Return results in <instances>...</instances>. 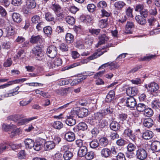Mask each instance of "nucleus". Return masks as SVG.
<instances>
[{
    "mask_svg": "<svg viewBox=\"0 0 160 160\" xmlns=\"http://www.w3.org/2000/svg\"><path fill=\"white\" fill-rule=\"evenodd\" d=\"M126 102L127 106L130 108H133L136 105V101L133 97L128 98Z\"/></svg>",
    "mask_w": 160,
    "mask_h": 160,
    "instance_id": "nucleus-11",
    "label": "nucleus"
},
{
    "mask_svg": "<svg viewBox=\"0 0 160 160\" xmlns=\"http://www.w3.org/2000/svg\"><path fill=\"white\" fill-rule=\"evenodd\" d=\"M115 93L114 91H110L107 95L105 101L107 102H110L113 99L114 97Z\"/></svg>",
    "mask_w": 160,
    "mask_h": 160,
    "instance_id": "nucleus-28",
    "label": "nucleus"
},
{
    "mask_svg": "<svg viewBox=\"0 0 160 160\" xmlns=\"http://www.w3.org/2000/svg\"><path fill=\"white\" fill-rule=\"evenodd\" d=\"M26 78H22L20 79H18L15 80L9 81L8 82V83L9 86L13 84L14 83H18L20 82H23L26 81Z\"/></svg>",
    "mask_w": 160,
    "mask_h": 160,
    "instance_id": "nucleus-49",
    "label": "nucleus"
},
{
    "mask_svg": "<svg viewBox=\"0 0 160 160\" xmlns=\"http://www.w3.org/2000/svg\"><path fill=\"white\" fill-rule=\"evenodd\" d=\"M13 21L16 23H19L22 20L21 16L18 13L14 12L12 15Z\"/></svg>",
    "mask_w": 160,
    "mask_h": 160,
    "instance_id": "nucleus-26",
    "label": "nucleus"
},
{
    "mask_svg": "<svg viewBox=\"0 0 160 160\" xmlns=\"http://www.w3.org/2000/svg\"><path fill=\"white\" fill-rule=\"evenodd\" d=\"M143 124L145 127L149 128L153 125V121L150 118H146L144 120Z\"/></svg>",
    "mask_w": 160,
    "mask_h": 160,
    "instance_id": "nucleus-21",
    "label": "nucleus"
},
{
    "mask_svg": "<svg viewBox=\"0 0 160 160\" xmlns=\"http://www.w3.org/2000/svg\"><path fill=\"white\" fill-rule=\"evenodd\" d=\"M78 130H85L87 128V126L86 124L83 122H81L78 125Z\"/></svg>",
    "mask_w": 160,
    "mask_h": 160,
    "instance_id": "nucleus-46",
    "label": "nucleus"
},
{
    "mask_svg": "<svg viewBox=\"0 0 160 160\" xmlns=\"http://www.w3.org/2000/svg\"><path fill=\"white\" fill-rule=\"evenodd\" d=\"M99 41L98 45H101L105 42L108 39V37L105 34L101 35L99 38Z\"/></svg>",
    "mask_w": 160,
    "mask_h": 160,
    "instance_id": "nucleus-31",
    "label": "nucleus"
},
{
    "mask_svg": "<svg viewBox=\"0 0 160 160\" xmlns=\"http://www.w3.org/2000/svg\"><path fill=\"white\" fill-rule=\"evenodd\" d=\"M123 135L126 138H128L133 142H136L137 140L136 134L130 128H127L124 131Z\"/></svg>",
    "mask_w": 160,
    "mask_h": 160,
    "instance_id": "nucleus-2",
    "label": "nucleus"
},
{
    "mask_svg": "<svg viewBox=\"0 0 160 160\" xmlns=\"http://www.w3.org/2000/svg\"><path fill=\"white\" fill-rule=\"evenodd\" d=\"M43 30L44 33L47 36L50 35L52 32V28L51 27L49 26L44 28Z\"/></svg>",
    "mask_w": 160,
    "mask_h": 160,
    "instance_id": "nucleus-44",
    "label": "nucleus"
},
{
    "mask_svg": "<svg viewBox=\"0 0 160 160\" xmlns=\"http://www.w3.org/2000/svg\"><path fill=\"white\" fill-rule=\"evenodd\" d=\"M110 129L113 131H117L120 128V124L115 121H112L110 125Z\"/></svg>",
    "mask_w": 160,
    "mask_h": 160,
    "instance_id": "nucleus-23",
    "label": "nucleus"
},
{
    "mask_svg": "<svg viewBox=\"0 0 160 160\" xmlns=\"http://www.w3.org/2000/svg\"><path fill=\"white\" fill-rule=\"evenodd\" d=\"M89 145L90 148L93 149L98 148L99 146L98 141L96 140H94L90 142Z\"/></svg>",
    "mask_w": 160,
    "mask_h": 160,
    "instance_id": "nucleus-41",
    "label": "nucleus"
},
{
    "mask_svg": "<svg viewBox=\"0 0 160 160\" xmlns=\"http://www.w3.org/2000/svg\"><path fill=\"white\" fill-rule=\"evenodd\" d=\"M135 19L137 22L141 25L145 24L146 22V20L139 15L136 16Z\"/></svg>",
    "mask_w": 160,
    "mask_h": 160,
    "instance_id": "nucleus-36",
    "label": "nucleus"
},
{
    "mask_svg": "<svg viewBox=\"0 0 160 160\" xmlns=\"http://www.w3.org/2000/svg\"><path fill=\"white\" fill-rule=\"evenodd\" d=\"M25 56V53L24 51L22 50H19L18 52L17 56V58H19L21 57V58H23Z\"/></svg>",
    "mask_w": 160,
    "mask_h": 160,
    "instance_id": "nucleus-64",
    "label": "nucleus"
},
{
    "mask_svg": "<svg viewBox=\"0 0 160 160\" xmlns=\"http://www.w3.org/2000/svg\"><path fill=\"white\" fill-rule=\"evenodd\" d=\"M65 138L67 141L68 142H72L75 139V135L73 132H69L65 134Z\"/></svg>",
    "mask_w": 160,
    "mask_h": 160,
    "instance_id": "nucleus-17",
    "label": "nucleus"
},
{
    "mask_svg": "<svg viewBox=\"0 0 160 160\" xmlns=\"http://www.w3.org/2000/svg\"><path fill=\"white\" fill-rule=\"evenodd\" d=\"M12 130V131L10 132L9 133V134L10 137L11 138H12L17 135L19 134L20 132V130L19 129L17 128L16 127L15 128L14 130Z\"/></svg>",
    "mask_w": 160,
    "mask_h": 160,
    "instance_id": "nucleus-39",
    "label": "nucleus"
},
{
    "mask_svg": "<svg viewBox=\"0 0 160 160\" xmlns=\"http://www.w3.org/2000/svg\"><path fill=\"white\" fill-rule=\"evenodd\" d=\"M151 106L153 109H157L160 107V103L158 100L155 99L152 102Z\"/></svg>",
    "mask_w": 160,
    "mask_h": 160,
    "instance_id": "nucleus-34",
    "label": "nucleus"
},
{
    "mask_svg": "<svg viewBox=\"0 0 160 160\" xmlns=\"http://www.w3.org/2000/svg\"><path fill=\"white\" fill-rule=\"evenodd\" d=\"M100 154L103 157L108 158L111 156L110 149L107 148H103L101 151Z\"/></svg>",
    "mask_w": 160,
    "mask_h": 160,
    "instance_id": "nucleus-20",
    "label": "nucleus"
},
{
    "mask_svg": "<svg viewBox=\"0 0 160 160\" xmlns=\"http://www.w3.org/2000/svg\"><path fill=\"white\" fill-rule=\"evenodd\" d=\"M136 156L139 159L144 160L147 158V154L144 149L139 148L136 151Z\"/></svg>",
    "mask_w": 160,
    "mask_h": 160,
    "instance_id": "nucleus-8",
    "label": "nucleus"
},
{
    "mask_svg": "<svg viewBox=\"0 0 160 160\" xmlns=\"http://www.w3.org/2000/svg\"><path fill=\"white\" fill-rule=\"evenodd\" d=\"M55 145V142L52 141H48L45 143L44 148L47 150H50L54 148Z\"/></svg>",
    "mask_w": 160,
    "mask_h": 160,
    "instance_id": "nucleus-22",
    "label": "nucleus"
},
{
    "mask_svg": "<svg viewBox=\"0 0 160 160\" xmlns=\"http://www.w3.org/2000/svg\"><path fill=\"white\" fill-rule=\"evenodd\" d=\"M16 128V125L12 124H11L10 125H7L3 124L2 126V129L6 131H9L11 130H14Z\"/></svg>",
    "mask_w": 160,
    "mask_h": 160,
    "instance_id": "nucleus-27",
    "label": "nucleus"
},
{
    "mask_svg": "<svg viewBox=\"0 0 160 160\" xmlns=\"http://www.w3.org/2000/svg\"><path fill=\"white\" fill-rule=\"evenodd\" d=\"M42 41V37L40 35L36 36H32L30 40V42L32 43H38Z\"/></svg>",
    "mask_w": 160,
    "mask_h": 160,
    "instance_id": "nucleus-14",
    "label": "nucleus"
},
{
    "mask_svg": "<svg viewBox=\"0 0 160 160\" xmlns=\"http://www.w3.org/2000/svg\"><path fill=\"white\" fill-rule=\"evenodd\" d=\"M99 141L100 144L104 147L106 146L108 142V139L105 137H103L100 138Z\"/></svg>",
    "mask_w": 160,
    "mask_h": 160,
    "instance_id": "nucleus-50",
    "label": "nucleus"
},
{
    "mask_svg": "<svg viewBox=\"0 0 160 160\" xmlns=\"http://www.w3.org/2000/svg\"><path fill=\"white\" fill-rule=\"evenodd\" d=\"M31 100H32L26 101L22 100L19 102V106L21 107H24L28 105L31 102Z\"/></svg>",
    "mask_w": 160,
    "mask_h": 160,
    "instance_id": "nucleus-58",
    "label": "nucleus"
},
{
    "mask_svg": "<svg viewBox=\"0 0 160 160\" xmlns=\"http://www.w3.org/2000/svg\"><path fill=\"white\" fill-rule=\"evenodd\" d=\"M73 36L71 33H68L66 36L65 39L67 42L68 43H70L73 41Z\"/></svg>",
    "mask_w": 160,
    "mask_h": 160,
    "instance_id": "nucleus-38",
    "label": "nucleus"
},
{
    "mask_svg": "<svg viewBox=\"0 0 160 160\" xmlns=\"http://www.w3.org/2000/svg\"><path fill=\"white\" fill-rule=\"evenodd\" d=\"M107 25V19H102L100 20L99 22L98 26L101 28H105Z\"/></svg>",
    "mask_w": 160,
    "mask_h": 160,
    "instance_id": "nucleus-43",
    "label": "nucleus"
},
{
    "mask_svg": "<svg viewBox=\"0 0 160 160\" xmlns=\"http://www.w3.org/2000/svg\"><path fill=\"white\" fill-rule=\"evenodd\" d=\"M45 18L46 20L48 21H53L54 19L53 15L49 12L45 13Z\"/></svg>",
    "mask_w": 160,
    "mask_h": 160,
    "instance_id": "nucleus-45",
    "label": "nucleus"
},
{
    "mask_svg": "<svg viewBox=\"0 0 160 160\" xmlns=\"http://www.w3.org/2000/svg\"><path fill=\"white\" fill-rule=\"evenodd\" d=\"M126 5V4L122 1H118L115 2L114 4L115 8L118 10H121Z\"/></svg>",
    "mask_w": 160,
    "mask_h": 160,
    "instance_id": "nucleus-15",
    "label": "nucleus"
},
{
    "mask_svg": "<svg viewBox=\"0 0 160 160\" xmlns=\"http://www.w3.org/2000/svg\"><path fill=\"white\" fill-rule=\"evenodd\" d=\"M53 2H52V3ZM51 8L58 16L60 17L62 15V10L59 4L55 3H52Z\"/></svg>",
    "mask_w": 160,
    "mask_h": 160,
    "instance_id": "nucleus-9",
    "label": "nucleus"
},
{
    "mask_svg": "<svg viewBox=\"0 0 160 160\" xmlns=\"http://www.w3.org/2000/svg\"><path fill=\"white\" fill-rule=\"evenodd\" d=\"M103 115L101 112H97L94 114V118L98 121L102 119L103 118Z\"/></svg>",
    "mask_w": 160,
    "mask_h": 160,
    "instance_id": "nucleus-61",
    "label": "nucleus"
},
{
    "mask_svg": "<svg viewBox=\"0 0 160 160\" xmlns=\"http://www.w3.org/2000/svg\"><path fill=\"white\" fill-rule=\"evenodd\" d=\"M72 112L75 113L80 118L86 116L88 113V110L86 108H82L80 109L77 108L73 109Z\"/></svg>",
    "mask_w": 160,
    "mask_h": 160,
    "instance_id": "nucleus-4",
    "label": "nucleus"
},
{
    "mask_svg": "<svg viewBox=\"0 0 160 160\" xmlns=\"http://www.w3.org/2000/svg\"><path fill=\"white\" fill-rule=\"evenodd\" d=\"M11 46V43L10 42L6 41L3 42L2 47L3 49H8L10 48Z\"/></svg>",
    "mask_w": 160,
    "mask_h": 160,
    "instance_id": "nucleus-52",
    "label": "nucleus"
},
{
    "mask_svg": "<svg viewBox=\"0 0 160 160\" xmlns=\"http://www.w3.org/2000/svg\"><path fill=\"white\" fill-rule=\"evenodd\" d=\"M136 148V145L131 143H130L127 146L128 150L130 152H132L134 151Z\"/></svg>",
    "mask_w": 160,
    "mask_h": 160,
    "instance_id": "nucleus-54",
    "label": "nucleus"
},
{
    "mask_svg": "<svg viewBox=\"0 0 160 160\" xmlns=\"http://www.w3.org/2000/svg\"><path fill=\"white\" fill-rule=\"evenodd\" d=\"M23 117V115H22L16 114L13 116H10L8 117V119L15 121L18 122V125H21L28 123L27 118L19 120V119L22 118Z\"/></svg>",
    "mask_w": 160,
    "mask_h": 160,
    "instance_id": "nucleus-1",
    "label": "nucleus"
},
{
    "mask_svg": "<svg viewBox=\"0 0 160 160\" xmlns=\"http://www.w3.org/2000/svg\"><path fill=\"white\" fill-rule=\"evenodd\" d=\"M90 56L88 58L86 59H83L80 62H76L74 64H73L72 66V68L75 67L76 66H78L81 64L87 63L90 60H92V59H91L89 58Z\"/></svg>",
    "mask_w": 160,
    "mask_h": 160,
    "instance_id": "nucleus-33",
    "label": "nucleus"
},
{
    "mask_svg": "<svg viewBox=\"0 0 160 160\" xmlns=\"http://www.w3.org/2000/svg\"><path fill=\"white\" fill-rule=\"evenodd\" d=\"M69 88H61L56 90L57 94L61 95H64L66 94Z\"/></svg>",
    "mask_w": 160,
    "mask_h": 160,
    "instance_id": "nucleus-35",
    "label": "nucleus"
},
{
    "mask_svg": "<svg viewBox=\"0 0 160 160\" xmlns=\"http://www.w3.org/2000/svg\"><path fill=\"white\" fill-rule=\"evenodd\" d=\"M144 5L142 4H139L136 5L135 8V10L137 12H139L142 11L144 9Z\"/></svg>",
    "mask_w": 160,
    "mask_h": 160,
    "instance_id": "nucleus-57",
    "label": "nucleus"
},
{
    "mask_svg": "<svg viewBox=\"0 0 160 160\" xmlns=\"http://www.w3.org/2000/svg\"><path fill=\"white\" fill-rule=\"evenodd\" d=\"M151 148L154 151L158 152L160 150V142L155 141L153 142L151 145Z\"/></svg>",
    "mask_w": 160,
    "mask_h": 160,
    "instance_id": "nucleus-19",
    "label": "nucleus"
},
{
    "mask_svg": "<svg viewBox=\"0 0 160 160\" xmlns=\"http://www.w3.org/2000/svg\"><path fill=\"white\" fill-rule=\"evenodd\" d=\"M45 142V140L42 138H39L37 140L35 144H34V149L37 151H39L40 150L41 146L43 143Z\"/></svg>",
    "mask_w": 160,
    "mask_h": 160,
    "instance_id": "nucleus-12",
    "label": "nucleus"
},
{
    "mask_svg": "<svg viewBox=\"0 0 160 160\" xmlns=\"http://www.w3.org/2000/svg\"><path fill=\"white\" fill-rule=\"evenodd\" d=\"M88 151V149L86 146L80 148L78 152V155L80 157H82L86 155Z\"/></svg>",
    "mask_w": 160,
    "mask_h": 160,
    "instance_id": "nucleus-24",
    "label": "nucleus"
},
{
    "mask_svg": "<svg viewBox=\"0 0 160 160\" xmlns=\"http://www.w3.org/2000/svg\"><path fill=\"white\" fill-rule=\"evenodd\" d=\"M66 22L69 24L73 25L75 22V19L72 17L68 16L66 18Z\"/></svg>",
    "mask_w": 160,
    "mask_h": 160,
    "instance_id": "nucleus-51",
    "label": "nucleus"
},
{
    "mask_svg": "<svg viewBox=\"0 0 160 160\" xmlns=\"http://www.w3.org/2000/svg\"><path fill=\"white\" fill-rule=\"evenodd\" d=\"M153 114V112L152 109L150 108H146L144 111V114L147 117H151Z\"/></svg>",
    "mask_w": 160,
    "mask_h": 160,
    "instance_id": "nucleus-42",
    "label": "nucleus"
},
{
    "mask_svg": "<svg viewBox=\"0 0 160 160\" xmlns=\"http://www.w3.org/2000/svg\"><path fill=\"white\" fill-rule=\"evenodd\" d=\"M62 63V59L60 58H57L53 61L49 60L48 62V64L50 68H53L56 66L58 67L61 66Z\"/></svg>",
    "mask_w": 160,
    "mask_h": 160,
    "instance_id": "nucleus-7",
    "label": "nucleus"
},
{
    "mask_svg": "<svg viewBox=\"0 0 160 160\" xmlns=\"http://www.w3.org/2000/svg\"><path fill=\"white\" fill-rule=\"evenodd\" d=\"M66 123L68 125L72 126L75 124L76 120L73 118L72 116L69 115V116H67Z\"/></svg>",
    "mask_w": 160,
    "mask_h": 160,
    "instance_id": "nucleus-25",
    "label": "nucleus"
},
{
    "mask_svg": "<svg viewBox=\"0 0 160 160\" xmlns=\"http://www.w3.org/2000/svg\"><path fill=\"white\" fill-rule=\"evenodd\" d=\"M52 125L54 128L57 129H60L63 126V125L62 122L58 121L54 122L52 124Z\"/></svg>",
    "mask_w": 160,
    "mask_h": 160,
    "instance_id": "nucleus-37",
    "label": "nucleus"
},
{
    "mask_svg": "<svg viewBox=\"0 0 160 160\" xmlns=\"http://www.w3.org/2000/svg\"><path fill=\"white\" fill-rule=\"evenodd\" d=\"M24 142L27 148H31L34 146V142L30 139L28 138L25 139Z\"/></svg>",
    "mask_w": 160,
    "mask_h": 160,
    "instance_id": "nucleus-29",
    "label": "nucleus"
},
{
    "mask_svg": "<svg viewBox=\"0 0 160 160\" xmlns=\"http://www.w3.org/2000/svg\"><path fill=\"white\" fill-rule=\"evenodd\" d=\"M14 31V30L12 26H10L8 27L7 34L8 35L12 36L13 35Z\"/></svg>",
    "mask_w": 160,
    "mask_h": 160,
    "instance_id": "nucleus-62",
    "label": "nucleus"
},
{
    "mask_svg": "<svg viewBox=\"0 0 160 160\" xmlns=\"http://www.w3.org/2000/svg\"><path fill=\"white\" fill-rule=\"evenodd\" d=\"M18 91L13 92H12L8 93L5 94L3 95H2L1 97L3 98H8L9 97L14 96V95L18 94Z\"/></svg>",
    "mask_w": 160,
    "mask_h": 160,
    "instance_id": "nucleus-56",
    "label": "nucleus"
},
{
    "mask_svg": "<svg viewBox=\"0 0 160 160\" xmlns=\"http://www.w3.org/2000/svg\"><path fill=\"white\" fill-rule=\"evenodd\" d=\"M148 22L149 23V26H158V21L154 18H149L148 19Z\"/></svg>",
    "mask_w": 160,
    "mask_h": 160,
    "instance_id": "nucleus-30",
    "label": "nucleus"
},
{
    "mask_svg": "<svg viewBox=\"0 0 160 160\" xmlns=\"http://www.w3.org/2000/svg\"><path fill=\"white\" fill-rule=\"evenodd\" d=\"M112 112V109L110 107L107 108L106 109L102 110L101 111V113L103 116L107 115L109 114H111Z\"/></svg>",
    "mask_w": 160,
    "mask_h": 160,
    "instance_id": "nucleus-48",
    "label": "nucleus"
},
{
    "mask_svg": "<svg viewBox=\"0 0 160 160\" xmlns=\"http://www.w3.org/2000/svg\"><path fill=\"white\" fill-rule=\"evenodd\" d=\"M95 155L94 152L91 151L87 152L85 156V157L87 159L90 160L92 159Z\"/></svg>",
    "mask_w": 160,
    "mask_h": 160,
    "instance_id": "nucleus-47",
    "label": "nucleus"
},
{
    "mask_svg": "<svg viewBox=\"0 0 160 160\" xmlns=\"http://www.w3.org/2000/svg\"><path fill=\"white\" fill-rule=\"evenodd\" d=\"M72 156V153L69 151H66L63 155V157L65 160H70Z\"/></svg>",
    "mask_w": 160,
    "mask_h": 160,
    "instance_id": "nucleus-32",
    "label": "nucleus"
},
{
    "mask_svg": "<svg viewBox=\"0 0 160 160\" xmlns=\"http://www.w3.org/2000/svg\"><path fill=\"white\" fill-rule=\"evenodd\" d=\"M32 53L35 55L36 58L38 60H40L43 56L41 48L38 46L34 47L32 49Z\"/></svg>",
    "mask_w": 160,
    "mask_h": 160,
    "instance_id": "nucleus-6",
    "label": "nucleus"
},
{
    "mask_svg": "<svg viewBox=\"0 0 160 160\" xmlns=\"http://www.w3.org/2000/svg\"><path fill=\"white\" fill-rule=\"evenodd\" d=\"M54 160H61L62 158V155L60 152L56 153L53 156Z\"/></svg>",
    "mask_w": 160,
    "mask_h": 160,
    "instance_id": "nucleus-63",
    "label": "nucleus"
},
{
    "mask_svg": "<svg viewBox=\"0 0 160 160\" xmlns=\"http://www.w3.org/2000/svg\"><path fill=\"white\" fill-rule=\"evenodd\" d=\"M138 90L134 87H129L126 89L127 94L130 97H133L136 95L138 92Z\"/></svg>",
    "mask_w": 160,
    "mask_h": 160,
    "instance_id": "nucleus-13",
    "label": "nucleus"
},
{
    "mask_svg": "<svg viewBox=\"0 0 160 160\" xmlns=\"http://www.w3.org/2000/svg\"><path fill=\"white\" fill-rule=\"evenodd\" d=\"M36 5V3L34 0H27L26 2V7L23 9V12L27 14L29 12V9L34 8Z\"/></svg>",
    "mask_w": 160,
    "mask_h": 160,
    "instance_id": "nucleus-3",
    "label": "nucleus"
},
{
    "mask_svg": "<svg viewBox=\"0 0 160 160\" xmlns=\"http://www.w3.org/2000/svg\"><path fill=\"white\" fill-rule=\"evenodd\" d=\"M9 146L13 150L19 149L22 147V145L21 143L16 144L12 143L10 144Z\"/></svg>",
    "mask_w": 160,
    "mask_h": 160,
    "instance_id": "nucleus-55",
    "label": "nucleus"
},
{
    "mask_svg": "<svg viewBox=\"0 0 160 160\" xmlns=\"http://www.w3.org/2000/svg\"><path fill=\"white\" fill-rule=\"evenodd\" d=\"M40 21V17L37 15L33 16L32 18V21L33 23H37Z\"/></svg>",
    "mask_w": 160,
    "mask_h": 160,
    "instance_id": "nucleus-60",
    "label": "nucleus"
},
{
    "mask_svg": "<svg viewBox=\"0 0 160 160\" xmlns=\"http://www.w3.org/2000/svg\"><path fill=\"white\" fill-rule=\"evenodd\" d=\"M145 88L151 92H154L159 89L158 85L155 82H152L148 85H145Z\"/></svg>",
    "mask_w": 160,
    "mask_h": 160,
    "instance_id": "nucleus-10",
    "label": "nucleus"
},
{
    "mask_svg": "<svg viewBox=\"0 0 160 160\" xmlns=\"http://www.w3.org/2000/svg\"><path fill=\"white\" fill-rule=\"evenodd\" d=\"M101 30L99 29L92 28L89 30V32L93 35H98L100 33Z\"/></svg>",
    "mask_w": 160,
    "mask_h": 160,
    "instance_id": "nucleus-53",
    "label": "nucleus"
},
{
    "mask_svg": "<svg viewBox=\"0 0 160 160\" xmlns=\"http://www.w3.org/2000/svg\"><path fill=\"white\" fill-rule=\"evenodd\" d=\"M57 49L55 46L51 45L49 46L47 49V54L51 58H54L57 54Z\"/></svg>",
    "mask_w": 160,
    "mask_h": 160,
    "instance_id": "nucleus-5",
    "label": "nucleus"
},
{
    "mask_svg": "<svg viewBox=\"0 0 160 160\" xmlns=\"http://www.w3.org/2000/svg\"><path fill=\"white\" fill-rule=\"evenodd\" d=\"M96 7L93 4H88L87 6V8L88 11L90 12H93L95 10Z\"/></svg>",
    "mask_w": 160,
    "mask_h": 160,
    "instance_id": "nucleus-59",
    "label": "nucleus"
},
{
    "mask_svg": "<svg viewBox=\"0 0 160 160\" xmlns=\"http://www.w3.org/2000/svg\"><path fill=\"white\" fill-rule=\"evenodd\" d=\"M107 51V50L103 49L101 50H98L97 52L94 53L92 55L90 56L89 58L91 59H94L100 56Z\"/></svg>",
    "mask_w": 160,
    "mask_h": 160,
    "instance_id": "nucleus-16",
    "label": "nucleus"
},
{
    "mask_svg": "<svg viewBox=\"0 0 160 160\" xmlns=\"http://www.w3.org/2000/svg\"><path fill=\"white\" fill-rule=\"evenodd\" d=\"M146 108V105L142 103H138L136 106L137 110L140 112L144 111Z\"/></svg>",
    "mask_w": 160,
    "mask_h": 160,
    "instance_id": "nucleus-40",
    "label": "nucleus"
},
{
    "mask_svg": "<svg viewBox=\"0 0 160 160\" xmlns=\"http://www.w3.org/2000/svg\"><path fill=\"white\" fill-rule=\"evenodd\" d=\"M153 136V133L150 130H146L142 134L143 138L146 140H149L152 138Z\"/></svg>",
    "mask_w": 160,
    "mask_h": 160,
    "instance_id": "nucleus-18",
    "label": "nucleus"
}]
</instances>
